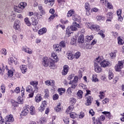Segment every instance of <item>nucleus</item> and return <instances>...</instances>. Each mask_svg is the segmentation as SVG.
I'll use <instances>...</instances> for the list:
<instances>
[{"instance_id":"obj_1","label":"nucleus","mask_w":124,"mask_h":124,"mask_svg":"<svg viewBox=\"0 0 124 124\" xmlns=\"http://www.w3.org/2000/svg\"><path fill=\"white\" fill-rule=\"evenodd\" d=\"M27 6V3L26 2H21L18 6H14V11L17 13H22L23 10Z\"/></svg>"},{"instance_id":"obj_2","label":"nucleus","mask_w":124,"mask_h":124,"mask_svg":"<svg viewBox=\"0 0 124 124\" xmlns=\"http://www.w3.org/2000/svg\"><path fill=\"white\" fill-rule=\"evenodd\" d=\"M100 62H101V57L96 58L94 62V69L97 73H100V72L102 71V69H101V67L99 66L100 64Z\"/></svg>"},{"instance_id":"obj_3","label":"nucleus","mask_w":124,"mask_h":124,"mask_svg":"<svg viewBox=\"0 0 124 124\" xmlns=\"http://www.w3.org/2000/svg\"><path fill=\"white\" fill-rule=\"evenodd\" d=\"M78 77L75 76L72 81H70L69 82V85H71V88L72 89H75L77 87V83H78Z\"/></svg>"},{"instance_id":"obj_4","label":"nucleus","mask_w":124,"mask_h":124,"mask_svg":"<svg viewBox=\"0 0 124 124\" xmlns=\"http://www.w3.org/2000/svg\"><path fill=\"white\" fill-rule=\"evenodd\" d=\"M87 26L89 29L92 30V31H100V27L97 25H93L92 23H88Z\"/></svg>"},{"instance_id":"obj_5","label":"nucleus","mask_w":124,"mask_h":124,"mask_svg":"<svg viewBox=\"0 0 124 124\" xmlns=\"http://www.w3.org/2000/svg\"><path fill=\"white\" fill-rule=\"evenodd\" d=\"M5 124H11L14 122V118H13V115H12V114L7 115L5 118Z\"/></svg>"},{"instance_id":"obj_6","label":"nucleus","mask_w":124,"mask_h":124,"mask_svg":"<svg viewBox=\"0 0 124 124\" xmlns=\"http://www.w3.org/2000/svg\"><path fill=\"white\" fill-rule=\"evenodd\" d=\"M123 67L124 62L123 61H119L118 64L115 66V69L116 71L120 72Z\"/></svg>"},{"instance_id":"obj_7","label":"nucleus","mask_w":124,"mask_h":124,"mask_svg":"<svg viewBox=\"0 0 124 124\" xmlns=\"http://www.w3.org/2000/svg\"><path fill=\"white\" fill-rule=\"evenodd\" d=\"M100 64L101 67H107V66H110V65H111V64H110L108 61L104 60L103 61H102L101 58V62H100Z\"/></svg>"},{"instance_id":"obj_8","label":"nucleus","mask_w":124,"mask_h":124,"mask_svg":"<svg viewBox=\"0 0 124 124\" xmlns=\"http://www.w3.org/2000/svg\"><path fill=\"white\" fill-rule=\"evenodd\" d=\"M21 26V23L20 22V20H16L15 21L14 25H13V28L15 29V30L18 31L20 30V27Z\"/></svg>"},{"instance_id":"obj_9","label":"nucleus","mask_w":124,"mask_h":124,"mask_svg":"<svg viewBox=\"0 0 124 124\" xmlns=\"http://www.w3.org/2000/svg\"><path fill=\"white\" fill-rule=\"evenodd\" d=\"M72 31H77L78 28H80V25L77 23L76 22H73L72 25L70 26Z\"/></svg>"},{"instance_id":"obj_10","label":"nucleus","mask_w":124,"mask_h":124,"mask_svg":"<svg viewBox=\"0 0 124 124\" xmlns=\"http://www.w3.org/2000/svg\"><path fill=\"white\" fill-rule=\"evenodd\" d=\"M122 9H119L117 10V20L120 22H123V20H124L122 16Z\"/></svg>"},{"instance_id":"obj_11","label":"nucleus","mask_w":124,"mask_h":124,"mask_svg":"<svg viewBox=\"0 0 124 124\" xmlns=\"http://www.w3.org/2000/svg\"><path fill=\"white\" fill-rule=\"evenodd\" d=\"M45 107H47V102L46 101H43L42 102L40 107L38 108L39 111L43 112L45 110Z\"/></svg>"},{"instance_id":"obj_12","label":"nucleus","mask_w":124,"mask_h":124,"mask_svg":"<svg viewBox=\"0 0 124 124\" xmlns=\"http://www.w3.org/2000/svg\"><path fill=\"white\" fill-rule=\"evenodd\" d=\"M30 109V106L26 105L24 107V109L22 111V115L23 116H27L29 114V109Z\"/></svg>"},{"instance_id":"obj_13","label":"nucleus","mask_w":124,"mask_h":124,"mask_svg":"<svg viewBox=\"0 0 124 124\" xmlns=\"http://www.w3.org/2000/svg\"><path fill=\"white\" fill-rule=\"evenodd\" d=\"M44 3L47 5V6H49V7H52L53 5H54V4L55 3V0H45Z\"/></svg>"},{"instance_id":"obj_14","label":"nucleus","mask_w":124,"mask_h":124,"mask_svg":"<svg viewBox=\"0 0 124 124\" xmlns=\"http://www.w3.org/2000/svg\"><path fill=\"white\" fill-rule=\"evenodd\" d=\"M86 97V103L85 105L87 106H89L92 104V101H93V97L92 96H85Z\"/></svg>"},{"instance_id":"obj_15","label":"nucleus","mask_w":124,"mask_h":124,"mask_svg":"<svg viewBox=\"0 0 124 124\" xmlns=\"http://www.w3.org/2000/svg\"><path fill=\"white\" fill-rule=\"evenodd\" d=\"M85 8L86 10V15L89 16L91 14L90 13V9H91V5L88 2H85Z\"/></svg>"},{"instance_id":"obj_16","label":"nucleus","mask_w":124,"mask_h":124,"mask_svg":"<svg viewBox=\"0 0 124 124\" xmlns=\"http://www.w3.org/2000/svg\"><path fill=\"white\" fill-rule=\"evenodd\" d=\"M68 70H69V67L67 65H65L63 66V69L62 70V75L65 76L67 73H68Z\"/></svg>"},{"instance_id":"obj_17","label":"nucleus","mask_w":124,"mask_h":124,"mask_svg":"<svg viewBox=\"0 0 124 124\" xmlns=\"http://www.w3.org/2000/svg\"><path fill=\"white\" fill-rule=\"evenodd\" d=\"M49 58L48 59V57H44L43 59V65H44V66H45L46 67H47V66H48V65H49Z\"/></svg>"},{"instance_id":"obj_18","label":"nucleus","mask_w":124,"mask_h":124,"mask_svg":"<svg viewBox=\"0 0 124 124\" xmlns=\"http://www.w3.org/2000/svg\"><path fill=\"white\" fill-rule=\"evenodd\" d=\"M14 72H15V69H14L13 68H12L11 69L8 70L7 75L9 78H11V77L13 76Z\"/></svg>"},{"instance_id":"obj_19","label":"nucleus","mask_w":124,"mask_h":124,"mask_svg":"<svg viewBox=\"0 0 124 124\" xmlns=\"http://www.w3.org/2000/svg\"><path fill=\"white\" fill-rule=\"evenodd\" d=\"M54 50L57 53L62 51V47L59 45H53Z\"/></svg>"},{"instance_id":"obj_20","label":"nucleus","mask_w":124,"mask_h":124,"mask_svg":"<svg viewBox=\"0 0 124 124\" xmlns=\"http://www.w3.org/2000/svg\"><path fill=\"white\" fill-rule=\"evenodd\" d=\"M20 69L22 73H23V74H25V73H26V72H27V71L28 70L27 65H20Z\"/></svg>"},{"instance_id":"obj_21","label":"nucleus","mask_w":124,"mask_h":124,"mask_svg":"<svg viewBox=\"0 0 124 124\" xmlns=\"http://www.w3.org/2000/svg\"><path fill=\"white\" fill-rule=\"evenodd\" d=\"M47 32V29L46 28H43L39 30L38 32L39 35H42V34H44V33H46Z\"/></svg>"},{"instance_id":"obj_22","label":"nucleus","mask_w":124,"mask_h":124,"mask_svg":"<svg viewBox=\"0 0 124 124\" xmlns=\"http://www.w3.org/2000/svg\"><path fill=\"white\" fill-rule=\"evenodd\" d=\"M22 51H23V52H25V53H28V54H29L30 55H31V54H32V51H31V49L28 47L23 46L22 47Z\"/></svg>"},{"instance_id":"obj_23","label":"nucleus","mask_w":124,"mask_h":124,"mask_svg":"<svg viewBox=\"0 0 124 124\" xmlns=\"http://www.w3.org/2000/svg\"><path fill=\"white\" fill-rule=\"evenodd\" d=\"M22 51H23V52H25V53H28V54H29L30 55H31V54H32V51H31V49L28 47L23 46L22 47Z\"/></svg>"},{"instance_id":"obj_24","label":"nucleus","mask_w":124,"mask_h":124,"mask_svg":"<svg viewBox=\"0 0 124 124\" xmlns=\"http://www.w3.org/2000/svg\"><path fill=\"white\" fill-rule=\"evenodd\" d=\"M72 29H71V27H68L66 29V35L67 36V37H69V36H70V34L72 33Z\"/></svg>"},{"instance_id":"obj_25","label":"nucleus","mask_w":124,"mask_h":124,"mask_svg":"<svg viewBox=\"0 0 124 124\" xmlns=\"http://www.w3.org/2000/svg\"><path fill=\"white\" fill-rule=\"evenodd\" d=\"M78 41V43H84L85 41V37L84 36V35L81 34L79 35Z\"/></svg>"},{"instance_id":"obj_26","label":"nucleus","mask_w":124,"mask_h":124,"mask_svg":"<svg viewBox=\"0 0 124 124\" xmlns=\"http://www.w3.org/2000/svg\"><path fill=\"white\" fill-rule=\"evenodd\" d=\"M42 100V97H41V95L40 94H38L35 97V101L37 103H39L40 101Z\"/></svg>"},{"instance_id":"obj_27","label":"nucleus","mask_w":124,"mask_h":124,"mask_svg":"<svg viewBox=\"0 0 124 124\" xmlns=\"http://www.w3.org/2000/svg\"><path fill=\"white\" fill-rule=\"evenodd\" d=\"M45 84L46 86H52V87L55 86V81L54 80H46L45 81Z\"/></svg>"},{"instance_id":"obj_28","label":"nucleus","mask_w":124,"mask_h":124,"mask_svg":"<svg viewBox=\"0 0 124 124\" xmlns=\"http://www.w3.org/2000/svg\"><path fill=\"white\" fill-rule=\"evenodd\" d=\"M72 19L74 21H79L81 20V17L79 15L74 14V15H73Z\"/></svg>"},{"instance_id":"obj_29","label":"nucleus","mask_w":124,"mask_h":124,"mask_svg":"<svg viewBox=\"0 0 124 124\" xmlns=\"http://www.w3.org/2000/svg\"><path fill=\"white\" fill-rule=\"evenodd\" d=\"M117 39L118 45H123L124 44V40L123 39V37L119 36Z\"/></svg>"},{"instance_id":"obj_30","label":"nucleus","mask_w":124,"mask_h":124,"mask_svg":"<svg viewBox=\"0 0 124 124\" xmlns=\"http://www.w3.org/2000/svg\"><path fill=\"white\" fill-rule=\"evenodd\" d=\"M75 14V11L74 10H71L68 12L67 14V17H73V15Z\"/></svg>"},{"instance_id":"obj_31","label":"nucleus","mask_w":124,"mask_h":124,"mask_svg":"<svg viewBox=\"0 0 124 124\" xmlns=\"http://www.w3.org/2000/svg\"><path fill=\"white\" fill-rule=\"evenodd\" d=\"M24 22L26 25H27V26H28V27H31V21H30V19L29 18V17H25L24 18Z\"/></svg>"},{"instance_id":"obj_32","label":"nucleus","mask_w":124,"mask_h":124,"mask_svg":"<svg viewBox=\"0 0 124 124\" xmlns=\"http://www.w3.org/2000/svg\"><path fill=\"white\" fill-rule=\"evenodd\" d=\"M31 115H35V108L32 106L30 108Z\"/></svg>"},{"instance_id":"obj_33","label":"nucleus","mask_w":124,"mask_h":124,"mask_svg":"<svg viewBox=\"0 0 124 124\" xmlns=\"http://www.w3.org/2000/svg\"><path fill=\"white\" fill-rule=\"evenodd\" d=\"M92 120H93V123L94 124H102L101 122H100V120L95 119V117H93L92 118Z\"/></svg>"},{"instance_id":"obj_34","label":"nucleus","mask_w":124,"mask_h":124,"mask_svg":"<svg viewBox=\"0 0 124 124\" xmlns=\"http://www.w3.org/2000/svg\"><path fill=\"white\" fill-rule=\"evenodd\" d=\"M96 19L99 22H101V21H105V16H96Z\"/></svg>"},{"instance_id":"obj_35","label":"nucleus","mask_w":124,"mask_h":124,"mask_svg":"<svg viewBox=\"0 0 124 124\" xmlns=\"http://www.w3.org/2000/svg\"><path fill=\"white\" fill-rule=\"evenodd\" d=\"M113 14H114V12H109L107 13V14H106L107 18L109 19H113Z\"/></svg>"},{"instance_id":"obj_36","label":"nucleus","mask_w":124,"mask_h":124,"mask_svg":"<svg viewBox=\"0 0 124 124\" xmlns=\"http://www.w3.org/2000/svg\"><path fill=\"white\" fill-rule=\"evenodd\" d=\"M34 16L36 17L37 19H42V15L40 14V12H35L34 13Z\"/></svg>"},{"instance_id":"obj_37","label":"nucleus","mask_w":124,"mask_h":124,"mask_svg":"<svg viewBox=\"0 0 124 124\" xmlns=\"http://www.w3.org/2000/svg\"><path fill=\"white\" fill-rule=\"evenodd\" d=\"M73 109H74L73 106H71L67 108V110H66V112L68 114L70 113V112H72L73 111Z\"/></svg>"},{"instance_id":"obj_38","label":"nucleus","mask_w":124,"mask_h":124,"mask_svg":"<svg viewBox=\"0 0 124 124\" xmlns=\"http://www.w3.org/2000/svg\"><path fill=\"white\" fill-rule=\"evenodd\" d=\"M77 95L78 98H82V97H83V91H82L81 90H78L77 93Z\"/></svg>"},{"instance_id":"obj_39","label":"nucleus","mask_w":124,"mask_h":124,"mask_svg":"<svg viewBox=\"0 0 124 124\" xmlns=\"http://www.w3.org/2000/svg\"><path fill=\"white\" fill-rule=\"evenodd\" d=\"M8 62L10 65H13L14 62V59L13 57H10L8 59Z\"/></svg>"},{"instance_id":"obj_40","label":"nucleus","mask_w":124,"mask_h":124,"mask_svg":"<svg viewBox=\"0 0 124 124\" xmlns=\"http://www.w3.org/2000/svg\"><path fill=\"white\" fill-rule=\"evenodd\" d=\"M26 91L27 93H32V87L30 85H28L26 88Z\"/></svg>"},{"instance_id":"obj_41","label":"nucleus","mask_w":124,"mask_h":124,"mask_svg":"<svg viewBox=\"0 0 124 124\" xmlns=\"http://www.w3.org/2000/svg\"><path fill=\"white\" fill-rule=\"evenodd\" d=\"M31 19L32 20V25H33V26H36V25L38 24V20L35 19V18L33 17H31Z\"/></svg>"},{"instance_id":"obj_42","label":"nucleus","mask_w":124,"mask_h":124,"mask_svg":"<svg viewBox=\"0 0 124 124\" xmlns=\"http://www.w3.org/2000/svg\"><path fill=\"white\" fill-rule=\"evenodd\" d=\"M48 61H49V63L50 66H53V67H54V66H55V61L53 60V59H52L51 58H49Z\"/></svg>"},{"instance_id":"obj_43","label":"nucleus","mask_w":124,"mask_h":124,"mask_svg":"<svg viewBox=\"0 0 124 124\" xmlns=\"http://www.w3.org/2000/svg\"><path fill=\"white\" fill-rule=\"evenodd\" d=\"M58 93L60 95H62V93H64L65 92V89L64 88H60L58 89Z\"/></svg>"},{"instance_id":"obj_44","label":"nucleus","mask_w":124,"mask_h":124,"mask_svg":"<svg viewBox=\"0 0 124 124\" xmlns=\"http://www.w3.org/2000/svg\"><path fill=\"white\" fill-rule=\"evenodd\" d=\"M58 16L57 15H52L50 16V17L48 18L47 21L48 22H51V21H53L55 17Z\"/></svg>"},{"instance_id":"obj_45","label":"nucleus","mask_w":124,"mask_h":124,"mask_svg":"<svg viewBox=\"0 0 124 124\" xmlns=\"http://www.w3.org/2000/svg\"><path fill=\"white\" fill-rule=\"evenodd\" d=\"M105 5L107 6V8H108V9H113V5L109 2H107Z\"/></svg>"},{"instance_id":"obj_46","label":"nucleus","mask_w":124,"mask_h":124,"mask_svg":"<svg viewBox=\"0 0 124 124\" xmlns=\"http://www.w3.org/2000/svg\"><path fill=\"white\" fill-rule=\"evenodd\" d=\"M69 114L70 118H71L72 119H75V118L77 117V114H76V113L75 112H71L69 113Z\"/></svg>"},{"instance_id":"obj_47","label":"nucleus","mask_w":124,"mask_h":124,"mask_svg":"<svg viewBox=\"0 0 124 124\" xmlns=\"http://www.w3.org/2000/svg\"><path fill=\"white\" fill-rule=\"evenodd\" d=\"M5 68H4V65L3 64H2V65H0V74L2 75L3 71H4Z\"/></svg>"},{"instance_id":"obj_48","label":"nucleus","mask_w":124,"mask_h":124,"mask_svg":"<svg viewBox=\"0 0 124 124\" xmlns=\"http://www.w3.org/2000/svg\"><path fill=\"white\" fill-rule=\"evenodd\" d=\"M92 81L98 82V79L97 78V76L96 75H93Z\"/></svg>"},{"instance_id":"obj_49","label":"nucleus","mask_w":124,"mask_h":124,"mask_svg":"<svg viewBox=\"0 0 124 124\" xmlns=\"http://www.w3.org/2000/svg\"><path fill=\"white\" fill-rule=\"evenodd\" d=\"M102 114L106 115V117L110 119L111 118V113L108 111H104L102 112Z\"/></svg>"},{"instance_id":"obj_50","label":"nucleus","mask_w":124,"mask_h":124,"mask_svg":"<svg viewBox=\"0 0 124 124\" xmlns=\"http://www.w3.org/2000/svg\"><path fill=\"white\" fill-rule=\"evenodd\" d=\"M30 85L33 86V87L37 86L38 85V82L36 81H32L30 83Z\"/></svg>"},{"instance_id":"obj_51","label":"nucleus","mask_w":124,"mask_h":124,"mask_svg":"<svg viewBox=\"0 0 124 124\" xmlns=\"http://www.w3.org/2000/svg\"><path fill=\"white\" fill-rule=\"evenodd\" d=\"M51 57L56 61H59V58H58V55L55 53H51Z\"/></svg>"},{"instance_id":"obj_52","label":"nucleus","mask_w":124,"mask_h":124,"mask_svg":"<svg viewBox=\"0 0 124 124\" xmlns=\"http://www.w3.org/2000/svg\"><path fill=\"white\" fill-rule=\"evenodd\" d=\"M105 96V94L103 92H100L99 97L101 99H103L104 98V96Z\"/></svg>"},{"instance_id":"obj_53","label":"nucleus","mask_w":124,"mask_h":124,"mask_svg":"<svg viewBox=\"0 0 124 124\" xmlns=\"http://www.w3.org/2000/svg\"><path fill=\"white\" fill-rule=\"evenodd\" d=\"M86 39H87V41H91L92 39H93V35H90V36H86L85 37Z\"/></svg>"},{"instance_id":"obj_54","label":"nucleus","mask_w":124,"mask_h":124,"mask_svg":"<svg viewBox=\"0 0 124 124\" xmlns=\"http://www.w3.org/2000/svg\"><path fill=\"white\" fill-rule=\"evenodd\" d=\"M114 78V75H113V72L109 71L108 73V79L109 80H112Z\"/></svg>"},{"instance_id":"obj_55","label":"nucleus","mask_w":124,"mask_h":124,"mask_svg":"<svg viewBox=\"0 0 124 124\" xmlns=\"http://www.w3.org/2000/svg\"><path fill=\"white\" fill-rule=\"evenodd\" d=\"M105 32V31H104L103 30H101L100 31L98 34L101 35V37H102V38H104V37H105V34H104Z\"/></svg>"},{"instance_id":"obj_56","label":"nucleus","mask_w":124,"mask_h":124,"mask_svg":"<svg viewBox=\"0 0 124 124\" xmlns=\"http://www.w3.org/2000/svg\"><path fill=\"white\" fill-rule=\"evenodd\" d=\"M70 102L71 104H72V106H73L74 104L76 103V99L74 98H71L70 100Z\"/></svg>"},{"instance_id":"obj_57","label":"nucleus","mask_w":124,"mask_h":124,"mask_svg":"<svg viewBox=\"0 0 124 124\" xmlns=\"http://www.w3.org/2000/svg\"><path fill=\"white\" fill-rule=\"evenodd\" d=\"M45 97L46 98L49 97V90L48 89L45 90Z\"/></svg>"},{"instance_id":"obj_58","label":"nucleus","mask_w":124,"mask_h":124,"mask_svg":"<svg viewBox=\"0 0 124 124\" xmlns=\"http://www.w3.org/2000/svg\"><path fill=\"white\" fill-rule=\"evenodd\" d=\"M5 85H4V84H2L1 86V92L2 93H5Z\"/></svg>"},{"instance_id":"obj_59","label":"nucleus","mask_w":124,"mask_h":124,"mask_svg":"<svg viewBox=\"0 0 124 124\" xmlns=\"http://www.w3.org/2000/svg\"><path fill=\"white\" fill-rule=\"evenodd\" d=\"M55 110L56 111V112H60L61 110L62 109V107H61V105H58L56 108H55Z\"/></svg>"},{"instance_id":"obj_60","label":"nucleus","mask_w":124,"mask_h":124,"mask_svg":"<svg viewBox=\"0 0 124 124\" xmlns=\"http://www.w3.org/2000/svg\"><path fill=\"white\" fill-rule=\"evenodd\" d=\"M71 89V87H69L67 90V93L69 95H71V94L72 93V90Z\"/></svg>"},{"instance_id":"obj_61","label":"nucleus","mask_w":124,"mask_h":124,"mask_svg":"<svg viewBox=\"0 0 124 124\" xmlns=\"http://www.w3.org/2000/svg\"><path fill=\"white\" fill-rule=\"evenodd\" d=\"M80 56L81 53L79 52H77V53H76L74 56L76 59H79V58H80Z\"/></svg>"},{"instance_id":"obj_62","label":"nucleus","mask_w":124,"mask_h":124,"mask_svg":"<svg viewBox=\"0 0 124 124\" xmlns=\"http://www.w3.org/2000/svg\"><path fill=\"white\" fill-rule=\"evenodd\" d=\"M13 37V41H14V43L16 44L17 43V36L16 35H14L12 36Z\"/></svg>"},{"instance_id":"obj_63","label":"nucleus","mask_w":124,"mask_h":124,"mask_svg":"<svg viewBox=\"0 0 124 124\" xmlns=\"http://www.w3.org/2000/svg\"><path fill=\"white\" fill-rule=\"evenodd\" d=\"M110 56L111 59H115L116 58V53L111 52L110 53Z\"/></svg>"},{"instance_id":"obj_64","label":"nucleus","mask_w":124,"mask_h":124,"mask_svg":"<svg viewBox=\"0 0 124 124\" xmlns=\"http://www.w3.org/2000/svg\"><path fill=\"white\" fill-rule=\"evenodd\" d=\"M60 46H61V47H62L63 48H64V47H65L66 46V44L63 41H62L60 43Z\"/></svg>"}]
</instances>
